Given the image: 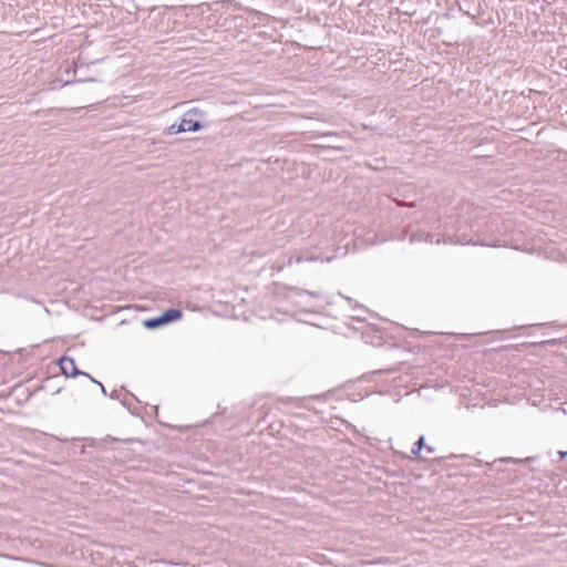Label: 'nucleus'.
Here are the masks:
<instances>
[{"label": "nucleus", "mask_w": 567, "mask_h": 567, "mask_svg": "<svg viewBox=\"0 0 567 567\" xmlns=\"http://www.w3.org/2000/svg\"><path fill=\"white\" fill-rule=\"evenodd\" d=\"M205 111L198 107H192L183 114L181 123L184 125L187 132H198L205 127V125L200 122L203 118H205Z\"/></svg>", "instance_id": "1"}, {"label": "nucleus", "mask_w": 567, "mask_h": 567, "mask_svg": "<svg viewBox=\"0 0 567 567\" xmlns=\"http://www.w3.org/2000/svg\"><path fill=\"white\" fill-rule=\"evenodd\" d=\"M182 311L178 309H168L164 311L161 316L151 318L144 321V327L147 329H155L163 324L169 323L174 320H177L182 317Z\"/></svg>", "instance_id": "2"}, {"label": "nucleus", "mask_w": 567, "mask_h": 567, "mask_svg": "<svg viewBox=\"0 0 567 567\" xmlns=\"http://www.w3.org/2000/svg\"><path fill=\"white\" fill-rule=\"evenodd\" d=\"M59 365H60V369L62 371V373L66 377V378H74V377H78V375H83V377H89V373L86 372H83L81 370H79L76 368V364H75V361L74 359L70 358V357H62L60 360H59Z\"/></svg>", "instance_id": "3"}, {"label": "nucleus", "mask_w": 567, "mask_h": 567, "mask_svg": "<svg viewBox=\"0 0 567 567\" xmlns=\"http://www.w3.org/2000/svg\"><path fill=\"white\" fill-rule=\"evenodd\" d=\"M183 132L187 131L185 130L184 125L181 122L178 124L174 123L165 130V134L167 135H174Z\"/></svg>", "instance_id": "4"}, {"label": "nucleus", "mask_w": 567, "mask_h": 567, "mask_svg": "<svg viewBox=\"0 0 567 567\" xmlns=\"http://www.w3.org/2000/svg\"><path fill=\"white\" fill-rule=\"evenodd\" d=\"M425 444V436L421 435L419 440L414 443V446L412 447L411 452L416 455L421 452L422 447Z\"/></svg>", "instance_id": "5"}, {"label": "nucleus", "mask_w": 567, "mask_h": 567, "mask_svg": "<svg viewBox=\"0 0 567 567\" xmlns=\"http://www.w3.org/2000/svg\"><path fill=\"white\" fill-rule=\"evenodd\" d=\"M87 378L90 379V381H91V382H93V383L97 384V385L101 388V392H102V394H103V395H106V394H107V393H106V390H105V388H104V385H103L101 382H99L97 380H95V379H94L93 377H91L90 374H89V377H87Z\"/></svg>", "instance_id": "6"}, {"label": "nucleus", "mask_w": 567, "mask_h": 567, "mask_svg": "<svg viewBox=\"0 0 567 567\" xmlns=\"http://www.w3.org/2000/svg\"><path fill=\"white\" fill-rule=\"evenodd\" d=\"M566 455H567V452H563V451L559 452L560 460H563Z\"/></svg>", "instance_id": "7"}, {"label": "nucleus", "mask_w": 567, "mask_h": 567, "mask_svg": "<svg viewBox=\"0 0 567 567\" xmlns=\"http://www.w3.org/2000/svg\"><path fill=\"white\" fill-rule=\"evenodd\" d=\"M415 240V235H411V241H414Z\"/></svg>", "instance_id": "8"}, {"label": "nucleus", "mask_w": 567, "mask_h": 567, "mask_svg": "<svg viewBox=\"0 0 567 567\" xmlns=\"http://www.w3.org/2000/svg\"><path fill=\"white\" fill-rule=\"evenodd\" d=\"M427 453L432 452V449L430 446L426 447Z\"/></svg>", "instance_id": "9"}, {"label": "nucleus", "mask_w": 567, "mask_h": 567, "mask_svg": "<svg viewBox=\"0 0 567 567\" xmlns=\"http://www.w3.org/2000/svg\"><path fill=\"white\" fill-rule=\"evenodd\" d=\"M301 260H302V258H301V257H298V258H297V262H300Z\"/></svg>", "instance_id": "10"}]
</instances>
